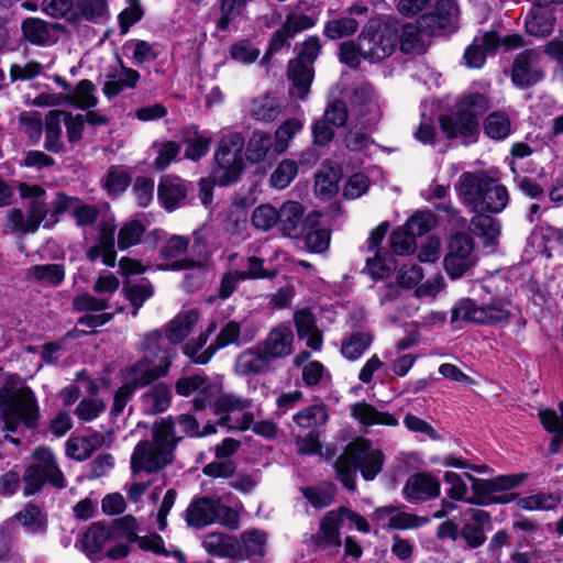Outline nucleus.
<instances>
[{
	"instance_id": "f257e3e1",
	"label": "nucleus",
	"mask_w": 563,
	"mask_h": 563,
	"mask_svg": "<svg viewBox=\"0 0 563 563\" xmlns=\"http://www.w3.org/2000/svg\"><path fill=\"white\" fill-rule=\"evenodd\" d=\"M179 441L175 434V421L172 417L154 422L152 440L136 444L131 455V468L140 472L157 473L174 461V451Z\"/></svg>"
},
{
	"instance_id": "f03ea898",
	"label": "nucleus",
	"mask_w": 563,
	"mask_h": 563,
	"mask_svg": "<svg viewBox=\"0 0 563 563\" xmlns=\"http://www.w3.org/2000/svg\"><path fill=\"white\" fill-rule=\"evenodd\" d=\"M383 464V452L372 448L368 440L358 438L347 444L335 462V471L343 486L349 490H354L357 470L366 481H372L382 471Z\"/></svg>"
},
{
	"instance_id": "7ed1b4c3",
	"label": "nucleus",
	"mask_w": 563,
	"mask_h": 563,
	"mask_svg": "<svg viewBox=\"0 0 563 563\" xmlns=\"http://www.w3.org/2000/svg\"><path fill=\"white\" fill-rule=\"evenodd\" d=\"M459 194L475 212L499 213L509 201L507 188L485 174L463 173Z\"/></svg>"
},
{
	"instance_id": "20e7f679",
	"label": "nucleus",
	"mask_w": 563,
	"mask_h": 563,
	"mask_svg": "<svg viewBox=\"0 0 563 563\" xmlns=\"http://www.w3.org/2000/svg\"><path fill=\"white\" fill-rule=\"evenodd\" d=\"M140 349L146 355L130 368L134 385H148L165 376L176 355V351L165 346L158 330L146 333L140 343Z\"/></svg>"
},
{
	"instance_id": "39448f33",
	"label": "nucleus",
	"mask_w": 563,
	"mask_h": 563,
	"mask_svg": "<svg viewBox=\"0 0 563 563\" xmlns=\"http://www.w3.org/2000/svg\"><path fill=\"white\" fill-rule=\"evenodd\" d=\"M490 107L485 93L468 92L461 96L455 103V112L440 117L442 132L449 139L462 137L472 140L478 132V117Z\"/></svg>"
},
{
	"instance_id": "423d86ee",
	"label": "nucleus",
	"mask_w": 563,
	"mask_h": 563,
	"mask_svg": "<svg viewBox=\"0 0 563 563\" xmlns=\"http://www.w3.org/2000/svg\"><path fill=\"white\" fill-rule=\"evenodd\" d=\"M345 521L354 523L360 532H369V525L364 517L346 507H339L322 517L317 532L311 536V542L324 551L338 553L342 547L340 530Z\"/></svg>"
},
{
	"instance_id": "0eeeda50",
	"label": "nucleus",
	"mask_w": 563,
	"mask_h": 563,
	"mask_svg": "<svg viewBox=\"0 0 563 563\" xmlns=\"http://www.w3.org/2000/svg\"><path fill=\"white\" fill-rule=\"evenodd\" d=\"M186 521L195 528L219 523L230 530H236L240 526L238 511L224 505L220 498L214 497L194 500L187 508Z\"/></svg>"
},
{
	"instance_id": "6e6552de",
	"label": "nucleus",
	"mask_w": 563,
	"mask_h": 563,
	"mask_svg": "<svg viewBox=\"0 0 563 563\" xmlns=\"http://www.w3.org/2000/svg\"><path fill=\"white\" fill-rule=\"evenodd\" d=\"M244 139L240 133L223 135L214 153V180L220 186H227L239 179L244 164L241 156Z\"/></svg>"
},
{
	"instance_id": "1a4fd4ad",
	"label": "nucleus",
	"mask_w": 563,
	"mask_h": 563,
	"mask_svg": "<svg viewBox=\"0 0 563 563\" xmlns=\"http://www.w3.org/2000/svg\"><path fill=\"white\" fill-rule=\"evenodd\" d=\"M0 408L9 423L23 422L31 426L35 417L32 390L22 382H8L0 389Z\"/></svg>"
},
{
	"instance_id": "9d476101",
	"label": "nucleus",
	"mask_w": 563,
	"mask_h": 563,
	"mask_svg": "<svg viewBox=\"0 0 563 563\" xmlns=\"http://www.w3.org/2000/svg\"><path fill=\"white\" fill-rule=\"evenodd\" d=\"M320 49L319 38L309 37L303 42L298 57L289 63L288 78L292 84V97L305 99L308 96L313 79L312 65Z\"/></svg>"
},
{
	"instance_id": "9b49d317",
	"label": "nucleus",
	"mask_w": 563,
	"mask_h": 563,
	"mask_svg": "<svg viewBox=\"0 0 563 563\" xmlns=\"http://www.w3.org/2000/svg\"><path fill=\"white\" fill-rule=\"evenodd\" d=\"M360 37L364 60L378 63L394 53L398 42V27L394 23H384L377 29L366 27Z\"/></svg>"
},
{
	"instance_id": "f8f14e48",
	"label": "nucleus",
	"mask_w": 563,
	"mask_h": 563,
	"mask_svg": "<svg viewBox=\"0 0 563 563\" xmlns=\"http://www.w3.org/2000/svg\"><path fill=\"white\" fill-rule=\"evenodd\" d=\"M477 262L473 239L466 233L454 234L448 245L444 257V268L448 275L460 278L467 273Z\"/></svg>"
},
{
	"instance_id": "ddd939ff",
	"label": "nucleus",
	"mask_w": 563,
	"mask_h": 563,
	"mask_svg": "<svg viewBox=\"0 0 563 563\" xmlns=\"http://www.w3.org/2000/svg\"><path fill=\"white\" fill-rule=\"evenodd\" d=\"M509 311L503 305L478 306L472 299H462L452 309L451 321L496 324L508 319Z\"/></svg>"
},
{
	"instance_id": "4468645a",
	"label": "nucleus",
	"mask_w": 563,
	"mask_h": 563,
	"mask_svg": "<svg viewBox=\"0 0 563 563\" xmlns=\"http://www.w3.org/2000/svg\"><path fill=\"white\" fill-rule=\"evenodd\" d=\"M544 76L542 53L538 49H525L516 55L512 68L511 80L516 86H532Z\"/></svg>"
},
{
	"instance_id": "2eb2a0df",
	"label": "nucleus",
	"mask_w": 563,
	"mask_h": 563,
	"mask_svg": "<svg viewBox=\"0 0 563 563\" xmlns=\"http://www.w3.org/2000/svg\"><path fill=\"white\" fill-rule=\"evenodd\" d=\"M457 11L455 1L439 0L433 12L419 18V24L428 35H442L452 30Z\"/></svg>"
},
{
	"instance_id": "dca6fc26",
	"label": "nucleus",
	"mask_w": 563,
	"mask_h": 563,
	"mask_svg": "<svg viewBox=\"0 0 563 563\" xmlns=\"http://www.w3.org/2000/svg\"><path fill=\"white\" fill-rule=\"evenodd\" d=\"M372 520L383 528L396 530L418 529L430 522L428 517L399 511L394 506L376 508L372 514Z\"/></svg>"
},
{
	"instance_id": "f3484780",
	"label": "nucleus",
	"mask_w": 563,
	"mask_h": 563,
	"mask_svg": "<svg viewBox=\"0 0 563 563\" xmlns=\"http://www.w3.org/2000/svg\"><path fill=\"white\" fill-rule=\"evenodd\" d=\"M115 224L113 219H106L100 221L99 231L96 243L87 251V258L90 262H96L101 258L102 263L107 266L113 267L115 265L117 252L114 249V232Z\"/></svg>"
},
{
	"instance_id": "a211bd4d",
	"label": "nucleus",
	"mask_w": 563,
	"mask_h": 563,
	"mask_svg": "<svg viewBox=\"0 0 563 563\" xmlns=\"http://www.w3.org/2000/svg\"><path fill=\"white\" fill-rule=\"evenodd\" d=\"M461 522L463 523L461 536L470 548L476 549L485 543L484 529L492 522L489 512L478 508H467L462 512Z\"/></svg>"
},
{
	"instance_id": "6ab92c4d",
	"label": "nucleus",
	"mask_w": 563,
	"mask_h": 563,
	"mask_svg": "<svg viewBox=\"0 0 563 563\" xmlns=\"http://www.w3.org/2000/svg\"><path fill=\"white\" fill-rule=\"evenodd\" d=\"M440 482L428 473H416L408 477L404 488V498L411 503H423L440 495Z\"/></svg>"
},
{
	"instance_id": "aec40b11",
	"label": "nucleus",
	"mask_w": 563,
	"mask_h": 563,
	"mask_svg": "<svg viewBox=\"0 0 563 563\" xmlns=\"http://www.w3.org/2000/svg\"><path fill=\"white\" fill-rule=\"evenodd\" d=\"M294 333L290 328L279 325L273 329L266 339L258 344L266 357L271 360L284 358L292 353Z\"/></svg>"
},
{
	"instance_id": "412c9836",
	"label": "nucleus",
	"mask_w": 563,
	"mask_h": 563,
	"mask_svg": "<svg viewBox=\"0 0 563 563\" xmlns=\"http://www.w3.org/2000/svg\"><path fill=\"white\" fill-rule=\"evenodd\" d=\"M173 394L164 383L150 386L140 397V408L146 416H155L166 411L172 404Z\"/></svg>"
},
{
	"instance_id": "4be33fe9",
	"label": "nucleus",
	"mask_w": 563,
	"mask_h": 563,
	"mask_svg": "<svg viewBox=\"0 0 563 563\" xmlns=\"http://www.w3.org/2000/svg\"><path fill=\"white\" fill-rule=\"evenodd\" d=\"M209 395L208 407L213 408L217 415L227 416L231 411L244 410L252 407V400L236 396L234 394L222 393L219 385L210 386L207 389Z\"/></svg>"
},
{
	"instance_id": "5701e85b",
	"label": "nucleus",
	"mask_w": 563,
	"mask_h": 563,
	"mask_svg": "<svg viewBox=\"0 0 563 563\" xmlns=\"http://www.w3.org/2000/svg\"><path fill=\"white\" fill-rule=\"evenodd\" d=\"M48 483L56 488L65 486V478L58 468L55 455L48 448H37V489Z\"/></svg>"
},
{
	"instance_id": "b1692460",
	"label": "nucleus",
	"mask_w": 563,
	"mask_h": 563,
	"mask_svg": "<svg viewBox=\"0 0 563 563\" xmlns=\"http://www.w3.org/2000/svg\"><path fill=\"white\" fill-rule=\"evenodd\" d=\"M499 46V36L490 31L481 36H476L473 43L465 49L464 58L466 65L473 68H479L486 60V55L493 53Z\"/></svg>"
},
{
	"instance_id": "393cba45",
	"label": "nucleus",
	"mask_w": 563,
	"mask_h": 563,
	"mask_svg": "<svg viewBox=\"0 0 563 563\" xmlns=\"http://www.w3.org/2000/svg\"><path fill=\"white\" fill-rule=\"evenodd\" d=\"M202 548L213 556L234 559L241 555L239 539L220 532L206 534L202 540Z\"/></svg>"
},
{
	"instance_id": "a878e982",
	"label": "nucleus",
	"mask_w": 563,
	"mask_h": 563,
	"mask_svg": "<svg viewBox=\"0 0 563 563\" xmlns=\"http://www.w3.org/2000/svg\"><path fill=\"white\" fill-rule=\"evenodd\" d=\"M274 141L269 133L254 130L245 144V157L251 163H261L268 158H276Z\"/></svg>"
},
{
	"instance_id": "bb28decb",
	"label": "nucleus",
	"mask_w": 563,
	"mask_h": 563,
	"mask_svg": "<svg viewBox=\"0 0 563 563\" xmlns=\"http://www.w3.org/2000/svg\"><path fill=\"white\" fill-rule=\"evenodd\" d=\"M269 360L260 345L240 353L234 363V372L241 376L257 375L267 372Z\"/></svg>"
},
{
	"instance_id": "cd10ccee",
	"label": "nucleus",
	"mask_w": 563,
	"mask_h": 563,
	"mask_svg": "<svg viewBox=\"0 0 563 563\" xmlns=\"http://www.w3.org/2000/svg\"><path fill=\"white\" fill-rule=\"evenodd\" d=\"M210 386H214V384L209 383L207 378L195 375L180 377L176 384L175 389L179 396L188 397L192 394H196L194 399V407L198 410L205 409L208 407V394L207 389Z\"/></svg>"
},
{
	"instance_id": "c85d7f7f",
	"label": "nucleus",
	"mask_w": 563,
	"mask_h": 563,
	"mask_svg": "<svg viewBox=\"0 0 563 563\" xmlns=\"http://www.w3.org/2000/svg\"><path fill=\"white\" fill-rule=\"evenodd\" d=\"M157 196L162 206L166 210L173 211L185 200L187 189L179 177L168 175L161 179Z\"/></svg>"
},
{
	"instance_id": "c756f323",
	"label": "nucleus",
	"mask_w": 563,
	"mask_h": 563,
	"mask_svg": "<svg viewBox=\"0 0 563 563\" xmlns=\"http://www.w3.org/2000/svg\"><path fill=\"white\" fill-rule=\"evenodd\" d=\"M465 477L472 482L473 495L465 499L466 503L478 506H488L494 504H507L511 498L507 496H496V489L492 479H481L465 473Z\"/></svg>"
},
{
	"instance_id": "7c9ffc66",
	"label": "nucleus",
	"mask_w": 563,
	"mask_h": 563,
	"mask_svg": "<svg viewBox=\"0 0 563 563\" xmlns=\"http://www.w3.org/2000/svg\"><path fill=\"white\" fill-rule=\"evenodd\" d=\"M351 415L360 423L366 427L372 426H398L397 418L386 411H380L367 402H356L351 406Z\"/></svg>"
},
{
	"instance_id": "2f4dec72",
	"label": "nucleus",
	"mask_w": 563,
	"mask_h": 563,
	"mask_svg": "<svg viewBox=\"0 0 563 563\" xmlns=\"http://www.w3.org/2000/svg\"><path fill=\"white\" fill-rule=\"evenodd\" d=\"M199 320V312L195 309L178 313L166 327V338L173 344L183 342L192 331Z\"/></svg>"
},
{
	"instance_id": "473e14b6",
	"label": "nucleus",
	"mask_w": 563,
	"mask_h": 563,
	"mask_svg": "<svg viewBox=\"0 0 563 563\" xmlns=\"http://www.w3.org/2000/svg\"><path fill=\"white\" fill-rule=\"evenodd\" d=\"M560 413L553 409L539 411V418L543 428L553 434L549 445V453L556 454L563 443V401L559 406Z\"/></svg>"
},
{
	"instance_id": "72a5a7b5",
	"label": "nucleus",
	"mask_w": 563,
	"mask_h": 563,
	"mask_svg": "<svg viewBox=\"0 0 563 563\" xmlns=\"http://www.w3.org/2000/svg\"><path fill=\"white\" fill-rule=\"evenodd\" d=\"M111 538V531L101 523H93L82 537V550L91 561H99L106 543Z\"/></svg>"
},
{
	"instance_id": "f704fd0d",
	"label": "nucleus",
	"mask_w": 563,
	"mask_h": 563,
	"mask_svg": "<svg viewBox=\"0 0 563 563\" xmlns=\"http://www.w3.org/2000/svg\"><path fill=\"white\" fill-rule=\"evenodd\" d=\"M44 190L37 186V227L51 228L58 221V216L67 209L65 198L41 199Z\"/></svg>"
},
{
	"instance_id": "c9c22d12",
	"label": "nucleus",
	"mask_w": 563,
	"mask_h": 563,
	"mask_svg": "<svg viewBox=\"0 0 563 563\" xmlns=\"http://www.w3.org/2000/svg\"><path fill=\"white\" fill-rule=\"evenodd\" d=\"M216 322H211L205 332L197 339H192L184 345V353L197 364H207L217 352V346L212 342L205 351L201 349L207 344L209 336L216 331Z\"/></svg>"
},
{
	"instance_id": "e433bc0d",
	"label": "nucleus",
	"mask_w": 563,
	"mask_h": 563,
	"mask_svg": "<svg viewBox=\"0 0 563 563\" xmlns=\"http://www.w3.org/2000/svg\"><path fill=\"white\" fill-rule=\"evenodd\" d=\"M303 208L297 201H286L278 210V225L282 233L289 238H295L299 233L302 222Z\"/></svg>"
},
{
	"instance_id": "4c0bfd02",
	"label": "nucleus",
	"mask_w": 563,
	"mask_h": 563,
	"mask_svg": "<svg viewBox=\"0 0 563 563\" xmlns=\"http://www.w3.org/2000/svg\"><path fill=\"white\" fill-rule=\"evenodd\" d=\"M249 112L254 120L268 123L279 117L282 106L276 97L263 95L252 100Z\"/></svg>"
},
{
	"instance_id": "58836bf2",
	"label": "nucleus",
	"mask_w": 563,
	"mask_h": 563,
	"mask_svg": "<svg viewBox=\"0 0 563 563\" xmlns=\"http://www.w3.org/2000/svg\"><path fill=\"white\" fill-rule=\"evenodd\" d=\"M472 232L479 236L486 245H495L500 234V223L483 212H477L471 220Z\"/></svg>"
},
{
	"instance_id": "ea45409f",
	"label": "nucleus",
	"mask_w": 563,
	"mask_h": 563,
	"mask_svg": "<svg viewBox=\"0 0 563 563\" xmlns=\"http://www.w3.org/2000/svg\"><path fill=\"white\" fill-rule=\"evenodd\" d=\"M241 554L244 552L246 558L256 562L265 555L267 536L264 531L257 529L246 530L240 536Z\"/></svg>"
},
{
	"instance_id": "a19ab883",
	"label": "nucleus",
	"mask_w": 563,
	"mask_h": 563,
	"mask_svg": "<svg viewBox=\"0 0 563 563\" xmlns=\"http://www.w3.org/2000/svg\"><path fill=\"white\" fill-rule=\"evenodd\" d=\"M427 34L419 24H406L401 27V34L398 35L400 49L405 54H420L424 51Z\"/></svg>"
},
{
	"instance_id": "79ce46f5",
	"label": "nucleus",
	"mask_w": 563,
	"mask_h": 563,
	"mask_svg": "<svg viewBox=\"0 0 563 563\" xmlns=\"http://www.w3.org/2000/svg\"><path fill=\"white\" fill-rule=\"evenodd\" d=\"M329 419L327 408L322 405H314L298 411L294 417V422L302 430L319 431Z\"/></svg>"
},
{
	"instance_id": "37998d69",
	"label": "nucleus",
	"mask_w": 563,
	"mask_h": 563,
	"mask_svg": "<svg viewBox=\"0 0 563 563\" xmlns=\"http://www.w3.org/2000/svg\"><path fill=\"white\" fill-rule=\"evenodd\" d=\"M353 103L361 108V113L367 117L369 122L379 118V107L374 88L371 85H362L354 90Z\"/></svg>"
},
{
	"instance_id": "c03bdc74",
	"label": "nucleus",
	"mask_w": 563,
	"mask_h": 563,
	"mask_svg": "<svg viewBox=\"0 0 563 563\" xmlns=\"http://www.w3.org/2000/svg\"><path fill=\"white\" fill-rule=\"evenodd\" d=\"M140 79L139 71L122 66L118 75L109 76L103 85V93L108 98H113L121 93L124 89L134 88Z\"/></svg>"
},
{
	"instance_id": "a18cd8bd",
	"label": "nucleus",
	"mask_w": 563,
	"mask_h": 563,
	"mask_svg": "<svg viewBox=\"0 0 563 563\" xmlns=\"http://www.w3.org/2000/svg\"><path fill=\"white\" fill-rule=\"evenodd\" d=\"M554 26V19L547 9H533L526 19L527 32L537 37L549 36Z\"/></svg>"
},
{
	"instance_id": "49530a36",
	"label": "nucleus",
	"mask_w": 563,
	"mask_h": 563,
	"mask_svg": "<svg viewBox=\"0 0 563 563\" xmlns=\"http://www.w3.org/2000/svg\"><path fill=\"white\" fill-rule=\"evenodd\" d=\"M303 123L297 118L284 121L274 133V150L276 154H283L290 146L294 137L301 132Z\"/></svg>"
},
{
	"instance_id": "de8ad7c7",
	"label": "nucleus",
	"mask_w": 563,
	"mask_h": 563,
	"mask_svg": "<svg viewBox=\"0 0 563 563\" xmlns=\"http://www.w3.org/2000/svg\"><path fill=\"white\" fill-rule=\"evenodd\" d=\"M485 134L495 141L507 139L512 133V124L507 113L492 112L484 120Z\"/></svg>"
},
{
	"instance_id": "09e8293b",
	"label": "nucleus",
	"mask_w": 563,
	"mask_h": 563,
	"mask_svg": "<svg viewBox=\"0 0 563 563\" xmlns=\"http://www.w3.org/2000/svg\"><path fill=\"white\" fill-rule=\"evenodd\" d=\"M133 543H136L137 547L143 551H150L166 558L172 556L175 558L179 563L186 562V558L183 551L177 548L167 550L164 545L163 538L157 533H151L143 537L139 536Z\"/></svg>"
},
{
	"instance_id": "8fccbe9b",
	"label": "nucleus",
	"mask_w": 563,
	"mask_h": 563,
	"mask_svg": "<svg viewBox=\"0 0 563 563\" xmlns=\"http://www.w3.org/2000/svg\"><path fill=\"white\" fill-rule=\"evenodd\" d=\"M192 242L190 241L189 249L197 256V258H183L180 261H174L168 268L173 271H185L196 267H200L206 260V240L202 232L196 231L192 235Z\"/></svg>"
},
{
	"instance_id": "3c124183",
	"label": "nucleus",
	"mask_w": 563,
	"mask_h": 563,
	"mask_svg": "<svg viewBox=\"0 0 563 563\" xmlns=\"http://www.w3.org/2000/svg\"><path fill=\"white\" fill-rule=\"evenodd\" d=\"M373 336L368 332H355L345 338L341 344V354L349 361L358 360L371 346Z\"/></svg>"
},
{
	"instance_id": "603ef678",
	"label": "nucleus",
	"mask_w": 563,
	"mask_h": 563,
	"mask_svg": "<svg viewBox=\"0 0 563 563\" xmlns=\"http://www.w3.org/2000/svg\"><path fill=\"white\" fill-rule=\"evenodd\" d=\"M64 112L51 110L45 118V148L51 152H58L62 148V122Z\"/></svg>"
},
{
	"instance_id": "864d4df0",
	"label": "nucleus",
	"mask_w": 563,
	"mask_h": 563,
	"mask_svg": "<svg viewBox=\"0 0 563 563\" xmlns=\"http://www.w3.org/2000/svg\"><path fill=\"white\" fill-rule=\"evenodd\" d=\"M145 232V224L139 219H130L125 221L118 233V247L126 250L139 244Z\"/></svg>"
},
{
	"instance_id": "5fc2aeb1",
	"label": "nucleus",
	"mask_w": 563,
	"mask_h": 563,
	"mask_svg": "<svg viewBox=\"0 0 563 563\" xmlns=\"http://www.w3.org/2000/svg\"><path fill=\"white\" fill-rule=\"evenodd\" d=\"M95 91V85L90 80L82 79L68 96V100L70 103L81 109L92 108L97 104Z\"/></svg>"
},
{
	"instance_id": "6e6d98bb",
	"label": "nucleus",
	"mask_w": 563,
	"mask_h": 563,
	"mask_svg": "<svg viewBox=\"0 0 563 563\" xmlns=\"http://www.w3.org/2000/svg\"><path fill=\"white\" fill-rule=\"evenodd\" d=\"M357 29L358 22L345 16L329 21L324 26V35L330 40H338L354 34Z\"/></svg>"
},
{
	"instance_id": "4d7b16f0",
	"label": "nucleus",
	"mask_w": 563,
	"mask_h": 563,
	"mask_svg": "<svg viewBox=\"0 0 563 563\" xmlns=\"http://www.w3.org/2000/svg\"><path fill=\"white\" fill-rule=\"evenodd\" d=\"M559 498L553 494H536L518 499L517 506L522 510H550L558 506Z\"/></svg>"
},
{
	"instance_id": "13d9d810",
	"label": "nucleus",
	"mask_w": 563,
	"mask_h": 563,
	"mask_svg": "<svg viewBox=\"0 0 563 563\" xmlns=\"http://www.w3.org/2000/svg\"><path fill=\"white\" fill-rule=\"evenodd\" d=\"M253 225L261 231H268L278 224V210L266 203L256 207L252 213Z\"/></svg>"
},
{
	"instance_id": "bf43d9fd",
	"label": "nucleus",
	"mask_w": 563,
	"mask_h": 563,
	"mask_svg": "<svg viewBox=\"0 0 563 563\" xmlns=\"http://www.w3.org/2000/svg\"><path fill=\"white\" fill-rule=\"evenodd\" d=\"M246 5V0H221L220 12L221 16L217 22V27L224 31L229 27L230 23L235 20Z\"/></svg>"
},
{
	"instance_id": "052dcab7",
	"label": "nucleus",
	"mask_w": 563,
	"mask_h": 563,
	"mask_svg": "<svg viewBox=\"0 0 563 563\" xmlns=\"http://www.w3.org/2000/svg\"><path fill=\"white\" fill-rule=\"evenodd\" d=\"M298 167L296 162L285 159L278 164L271 176L272 185L277 189L286 188L296 177Z\"/></svg>"
},
{
	"instance_id": "680f3d73",
	"label": "nucleus",
	"mask_w": 563,
	"mask_h": 563,
	"mask_svg": "<svg viewBox=\"0 0 563 563\" xmlns=\"http://www.w3.org/2000/svg\"><path fill=\"white\" fill-rule=\"evenodd\" d=\"M229 53L233 60L247 65L258 58L261 51L250 41L241 40L231 45Z\"/></svg>"
},
{
	"instance_id": "e2e57ef3",
	"label": "nucleus",
	"mask_w": 563,
	"mask_h": 563,
	"mask_svg": "<svg viewBox=\"0 0 563 563\" xmlns=\"http://www.w3.org/2000/svg\"><path fill=\"white\" fill-rule=\"evenodd\" d=\"M434 224L433 216L430 212H418L413 214L402 227L415 240L428 232Z\"/></svg>"
},
{
	"instance_id": "0e129e2a",
	"label": "nucleus",
	"mask_w": 563,
	"mask_h": 563,
	"mask_svg": "<svg viewBox=\"0 0 563 563\" xmlns=\"http://www.w3.org/2000/svg\"><path fill=\"white\" fill-rule=\"evenodd\" d=\"M331 240L327 229H312L305 236L306 247L313 253H323L329 249Z\"/></svg>"
},
{
	"instance_id": "69168bd1",
	"label": "nucleus",
	"mask_w": 563,
	"mask_h": 563,
	"mask_svg": "<svg viewBox=\"0 0 563 563\" xmlns=\"http://www.w3.org/2000/svg\"><path fill=\"white\" fill-rule=\"evenodd\" d=\"M390 246L398 255L410 254L416 247V240L402 227H399L391 234Z\"/></svg>"
},
{
	"instance_id": "338daca9",
	"label": "nucleus",
	"mask_w": 563,
	"mask_h": 563,
	"mask_svg": "<svg viewBox=\"0 0 563 563\" xmlns=\"http://www.w3.org/2000/svg\"><path fill=\"white\" fill-rule=\"evenodd\" d=\"M190 245V240L183 235L170 236L164 246L162 247L161 254L164 258L175 260L184 255Z\"/></svg>"
},
{
	"instance_id": "774afa93",
	"label": "nucleus",
	"mask_w": 563,
	"mask_h": 563,
	"mask_svg": "<svg viewBox=\"0 0 563 563\" xmlns=\"http://www.w3.org/2000/svg\"><path fill=\"white\" fill-rule=\"evenodd\" d=\"M113 527L118 533V537L126 539L129 543H133L139 537L140 525L131 515L123 516L114 520Z\"/></svg>"
}]
</instances>
